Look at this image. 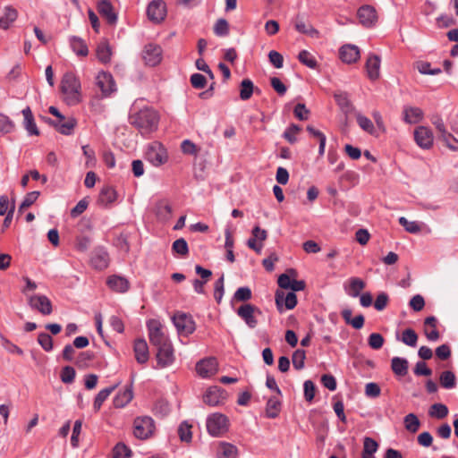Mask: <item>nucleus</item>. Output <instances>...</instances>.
<instances>
[{"label":"nucleus","instance_id":"1","mask_svg":"<svg viewBox=\"0 0 458 458\" xmlns=\"http://www.w3.org/2000/svg\"><path fill=\"white\" fill-rule=\"evenodd\" d=\"M159 117L152 108H143L129 117L130 123L137 128L141 134H148L157 128Z\"/></svg>","mask_w":458,"mask_h":458},{"label":"nucleus","instance_id":"2","mask_svg":"<svg viewBox=\"0 0 458 458\" xmlns=\"http://www.w3.org/2000/svg\"><path fill=\"white\" fill-rule=\"evenodd\" d=\"M80 89L81 82L73 73L67 72L63 76L61 91L68 105L73 106L81 101Z\"/></svg>","mask_w":458,"mask_h":458},{"label":"nucleus","instance_id":"3","mask_svg":"<svg viewBox=\"0 0 458 458\" xmlns=\"http://www.w3.org/2000/svg\"><path fill=\"white\" fill-rule=\"evenodd\" d=\"M228 418L222 413H213L207 419L208 432L213 437H220L228 430Z\"/></svg>","mask_w":458,"mask_h":458},{"label":"nucleus","instance_id":"4","mask_svg":"<svg viewBox=\"0 0 458 458\" xmlns=\"http://www.w3.org/2000/svg\"><path fill=\"white\" fill-rule=\"evenodd\" d=\"M155 430L154 420L149 416L137 417L133 421V434L139 439L150 437Z\"/></svg>","mask_w":458,"mask_h":458},{"label":"nucleus","instance_id":"5","mask_svg":"<svg viewBox=\"0 0 458 458\" xmlns=\"http://www.w3.org/2000/svg\"><path fill=\"white\" fill-rule=\"evenodd\" d=\"M28 304L43 316H48L53 312V305L50 299L43 294H33L28 296Z\"/></svg>","mask_w":458,"mask_h":458},{"label":"nucleus","instance_id":"6","mask_svg":"<svg viewBox=\"0 0 458 458\" xmlns=\"http://www.w3.org/2000/svg\"><path fill=\"white\" fill-rule=\"evenodd\" d=\"M147 326L151 344L157 347L170 342L162 331V324L158 320L150 319L148 321Z\"/></svg>","mask_w":458,"mask_h":458},{"label":"nucleus","instance_id":"7","mask_svg":"<svg viewBox=\"0 0 458 458\" xmlns=\"http://www.w3.org/2000/svg\"><path fill=\"white\" fill-rule=\"evenodd\" d=\"M173 322L179 334L189 335L195 331V322L191 315L185 313L174 314Z\"/></svg>","mask_w":458,"mask_h":458},{"label":"nucleus","instance_id":"8","mask_svg":"<svg viewBox=\"0 0 458 458\" xmlns=\"http://www.w3.org/2000/svg\"><path fill=\"white\" fill-rule=\"evenodd\" d=\"M147 15L149 21L158 24L162 22L166 16V4L162 0H153L147 7Z\"/></svg>","mask_w":458,"mask_h":458},{"label":"nucleus","instance_id":"9","mask_svg":"<svg viewBox=\"0 0 458 458\" xmlns=\"http://www.w3.org/2000/svg\"><path fill=\"white\" fill-rule=\"evenodd\" d=\"M255 312L260 314L261 311L256 306L250 303L241 305L236 313L247 324L250 328H254L258 325V320L255 318Z\"/></svg>","mask_w":458,"mask_h":458},{"label":"nucleus","instance_id":"10","mask_svg":"<svg viewBox=\"0 0 458 458\" xmlns=\"http://www.w3.org/2000/svg\"><path fill=\"white\" fill-rule=\"evenodd\" d=\"M275 299L277 310L280 313L284 312V306L286 310H293L297 305V296L295 293L293 292H289L285 294L284 291L277 290Z\"/></svg>","mask_w":458,"mask_h":458},{"label":"nucleus","instance_id":"11","mask_svg":"<svg viewBox=\"0 0 458 458\" xmlns=\"http://www.w3.org/2000/svg\"><path fill=\"white\" fill-rule=\"evenodd\" d=\"M147 159L155 166H159L167 161V154L162 145L155 143L148 147Z\"/></svg>","mask_w":458,"mask_h":458},{"label":"nucleus","instance_id":"12","mask_svg":"<svg viewBox=\"0 0 458 458\" xmlns=\"http://www.w3.org/2000/svg\"><path fill=\"white\" fill-rule=\"evenodd\" d=\"M414 140L421 148L429 149L433 146V132L428 127L419 126L414 131Z\"/></svg>","mask_w":458,"mask_h":458},{"label":"nucleus","instance_id":"13","mask_svg":"<svg viewBox=\"0 0 458 458\" xmlns=\"http://www.w3.org/2000/svg\"><path fill=\"white\" fill-rule=\"evenodd\" d=\"M142 57L147 65L156 66L162 60V48L155 44H148L145 46Z\"/></svg>","mask_w":458,"mask_h":458},{"label":"nucleus","instance_id":"14","mask_svg":"<svg viewBox=\"0 0 458 458\" xmlns=\"http://www.w3.org/2000/svg\"><path fill=\"white\" fill-rule=\"evenodd\" d=\"M157 360L160 367L165 368L171 365L174 360V349L170 342L157 346Z\"/></svg>","mask_w":458,"mask_h":458},{"label":"nucleus","instance_id":"15","mask_svg":"<svg viewBox=\"0 0 458 458\" xmlns=\"http://www.w3.org/2000/svg\"><path fill=\"white\" fill-rule=\"evenodd\" d=\"M357 15L360 22L365 27H371L377 21L376 9L371 5L366 4L360 7Z\"/></svg>","mask_w":458,"mask_h":458},{"label":"nucleus","instance_id":"16","mask_svg":"<svg viewBox=\"0 0 458 458\" xmlns=\"http://www.w3.org/2000/svg\"><path fill=\"white\" fill-rule=\"evenodd\" d=\"M225 398V393L221 387L211 386L206 391L203 401L208 405L217 406L221 404Z\"/></svg>","mask_w":458,"mask_h":458},{"label":"nucleus","instance_id":"17","mask_svg":"<svg viewBox=\"0 0 458 458\" xmlns=\"http://www.w3.org/2000/svg\"><path fill=\"white\" fill-rule=\"evenodd\" d=\"M91 266L98 270H103L109 265V256L107 251L101 247L96 248L90 257Z\"/></svg>","mask_w":458,"mask_h":458},{"label":"nucleus","instance_id":"18","mask_svg":"<svg viewBox=\"0 0 458 458\" xmlns=\"http://www.w3.org/2000/svg\"><path fill=\"white\" fill-rule=\"evenodd\" d=\"M217 369V361L216 358H206L196 364V371L202 377H208L214 375Z\"/></svg>","mask_w":458,"mask_h":458},{"label":"nucleus","instance_id":"19","mask_svg":"<svg viewBox=\"0 0 458 458\" xmlns=\"http://www.w3.org/2000/svg\"><path fill=\"white\" fill-rule=\"evenodd\" d=\"M97 85L105 96L110 95L115 90V83L113 76L108 72H99L97 76Z\"/></svg>","mask_w":458,"mask_h":458},{"label":"nucleus","instance_id":"20","mask_svg":"<svg viewBox=\"0 0 458 458\" xmlns=\"http://www.w3.org/2000/svg\"><path fill=\"white\" fill-rule=\"evenodd\" d=\"M98 11L110 25H114L117 22V14L110 1L101 0L98 4Z\"/></svg>","mask_w":458,"mask_h":458},{"label":"nucleus","instance_id":"21","mask_svg":"<svg viewBox=\"0 0 458 458\" xmlns=\"http://www.w3.org/2000/svg\"><path fill=\"white\" fill-rule=\"evenodd\" d=\"M340 58L344 63L352 64L360 58V50L355 45H344L340 50Z\"/></svg>","mask_w":458,"mask_h":458},{"label":"nucleus","instance_id":"22","mask_svg":"<svg viewBox=\"0 0 458 458\" xmlns=\"http://www.w3.org/2000/svg\"><path fill=\"white\" fill-rule=\"evenodd\" d=\"M366 70L370 80L376 81L380 75V57L375 54L369 55L366 62Z\"/></svg>","mask_w":458,"mask_h":458},{"label":"nucleus","instance_id":"23","mask_svg":"<svg viewBox=\"0 0 458 458\" xmlns=\"http://www.w3.org/2000/svg\"><path fill=\"white\" fill-rule=\"evenodd\" d=\"M48 123L53 125L57 131H59L61 134L64 135H70L72 134L77 122L73 117L65 118L64 120L61 121L58 120L57 122L52 121L51 119H48Z\"/></svg>","mask_w":458,"mask_h":458},{"label":"nucleus","instance_id":"24","mask_svg":"<svg viewBox=\"0 0 458 458\" xmlns=\"http://www.w3.org/2000/svg\"><path fill=\"white\" fill-rule=\"evenodd\" d=\"M21 114L23 115V126L27 131L28 134L38 136L39 130L37 127L30 107L27 106L26 108H24L21 111Z\"/></svg>","mask_w":458,"mask_h":458},{"label":"nucleus","instance_id":"25","mask_svg":"<svg viewBox=\"0 0 458 458\" xmlns=\"http://www.w3.org/2000/svg\"><path fill=\"white\" fill-rule=\"evenodd\" d=\"M134 353H135V359L136 360L140 363L144 364L148 360L149 354H148V347L146 340L144 339H137L134 342Z\"/></svg>","mask_w":458,"mask_h":458},{"label":"nucleus","instance_id":"26","mask_svg":"<svg viewBox=\"0 0 458 458\" xmlns=\"http://www.w3.org/2000/svg\"><path fill=\"white\" fill-rule=\"evenodd\" d=\"M106 284L111 290L117 293H125L130 287L129 281L126 278L116 275L109 276Z\"/></svg>","mask_w":458,"mask_h":458},{"label":"nucleus","instance_id":"27","mask_svg":"<svg viewBox=\"0 0 458 458\" xmlns=\"http://www.w3.org/2000/svg\"><path fill=\"white\" fill-rule=\"evenodd\" d=\"M423 114L420 107L405 106L403 108V120L409 124L420 123L423 119Z\"/></svg>","mask_w":458,"mask_h":458},{"label":"nucleus","instance_id":"28","mask_svg":"<svg viewBox=\"0 0 458 458\" xmlns=\"http://www.w3.org/2000/svg\"><path fill=\"white\" fill-rule=\"evenodd\" d=\"M18 12L11 5H7L4 9V14L0 18V29L7 30L17 20Z\"/></svg>","mask_w":458,"mask_h":458},{"label":"nucleus","instance_id":"29","mask_svg":"<svg viewBox=\"0 0 458 458\" xmlns=\"http://www.w3.org/2000/svg\"><path fill=\"white\" fill-rule=\"evenodd\" d=\"M437 320L435 317L430 316L425 318L424 325V334L428 340L435 342L439 339V332L437 330Z\"/></svg>","mask_w":458,"mask_h":458},{"label":"nucleus","instance_id":"30","mask_svg":"<svg viewBox=\"0 0 458 458\" xmlns=\"http://www.w3.org/2000/svg\"><path fill=\"white\" fill-rule=\"evenodd\" d=\"M295 30L302 34H306L311 38H318L319 32L311 24L307 23L303 19L297 17L294 23Z\"/></svg>","mask_w":458,"mask_h":458},{"label":"nucleus","instance_id":"31","mask_svg":"<svg viewBox=\"0 0 458 458\" xmlns=\"http://www.w3.org/2000/svg\"><path fill=\"white\" fill-rule=\"evenodd\" d=\"M409 363L405 358L394 357L391 360L393 372L399 377H403L408 372Z\"/></svg>","mask_w":458,"mask_h":458},{"label":"nucleus","instance_id":"32","mask_svg":"<svg viewBox=\"0 0 458 458\" xmlns=\"http://www.w3.org/2000/svg\"><path fill=\"white\" fill-rule=\"evenodd\" d=\"M96 53L98 59L101 63L107 64L111 61L112 51L108 42L106 39L99 42L97 47Z\"/></svg>","mask_w":458,"mask_h":458},{"label":"nucleus","instance_id":"33","mask_svg":"<svg viewBox=\"0 0 458 458\" xmlns=\"http://www.w3.org/2000/svg\"><path fill=\"white\" fill-rule=\"evenodd\" d=\"M116 199V191L110 186H105L101 189L98 202L101 206H107Z\"/></svg>","mask_w":458,"mask_h":458},{"label":"nucleus","instance_id":"34","mask_svg":"<svg viewBox=\"0 0 458 458\" xmlns=\"http://www.w3.org/2000/svg\"><path fill=\"white\" fill-rule=\"evenodd\" d=\"M156 215L161 221H167L172 215V207L166 200H159L156 205Z\"/></svg>","mask_w":458,"mask_h":458},{"label":"nucleus","instance_id":"35","mask_svg":"<svg viewBox=\"0 0 458 458\" xmlns=\"http://www.w3.org/2000/svg\"><path fill=\"white\" fill-rule=\"evenodd\" d=\"M70 46L72 51L80 56H86L89 54V49L84 40L79 37L72 36L70 38Z\"/></svg>","mask_w":458,"mask_h":458},{"label":"nucleus","instance_id":"36","mask_svg":"<svg viewBox=\"0 0 458 458\" xmlns=\"http://www.w3.org/2000/svg\"><path fill=\"white\" fill-rule=\"evenodd\" d=\"M365 288V283L359 277H352L349 281L348 288H345L347 293L352 297H358L360 292Z\"/></svg>","mask_w":458,"mask_h":458},{"label":"nucleus","instance_id":"37","mask_svg":"<svg viewBox=\"0 0 458 458\" xmlns=\"http://www.w3.org/2000/svg\"><path fill=\"white\" fill-rule=\"evenodd\" d=\"M335 99L337 105L345 114L351 113L354 110V106L349 99L348 94L346 92L335 93Z\"/></svg>","mask_w":458,"mask_h":458},{"label":"nucleus","instance_id":"38","mask_svg":"<svg viewBox=\"0 0 458 458\" xmlns=\"http://www.w3.org/2000/svg\"><path fill=\"white\" fill-rule=\"evenodd\" d=\"M133 397L131 388L128 387L116 394L114 399V405L116 408H123L129 403Z\"/></svg>","mask_w":458,"mask_h":458},{"label":"nucleus","instance_id":"39","mask_svg":"<svg viewBox=\"0 0 458 458\" xmlns=\"http://www.w3.org/2000/svg\"><path fill=\"white\" fill-rule=\"evenodd\" d=\"M281 411V402L276 397H271L267 400L266 413L268 418L275 419Z\"/></svg>","mask_w":458,"mask_h":458},{"label":"nucleus","instance_id":"40","mask_svg":"<svg viewBox=\"0 0 458 458\" xmlns=\"http://www.w3.org/2000/svg\"><path fill=\"white\" fill-rule=\"evenodd\" d=\"M118 385L119 384H115L112 386L106 387V388L99 391V393L95 397L94 404H93L94 409L96 411H98L101 408L103 403L107 399V397L111 394V393L113 391H114V389L118 386Z\"/></svg>","mask_w":458,"mask_h":458},{"label":"nucleus","instance_id":"41","mask_svg":"<svg viewBox=\"0 0 458 458\" xmlns=\"http://www.w3.org/2000/svg\"><path fill=\"white\" fill-rule=\"evenodd\" d=\"M254 89V84L250 79L242 80L240 85V98L244 101L250 99Z\"/></svg>","mask_w":458,"mask_h":458},{"label":"nucleus","instance_id":"42","mask_svg":"<svg viewBox=\"0 0 458 458\" xmlns=\"http://www.w3.org/2000/svg\"><path fill=\"white\" fill-rule=\"evenodd\" d=\"M219 458H236L237 448L235 445L229 443H221L218 447Z\"/></svg>","mask_w":458,"mask_h":458},{"label":"nucleus","instance_id":"43","mask_svg":"<svg viewBox=\"0 0 458 458\" xmlns=\"http://www.w3.org/2000/svg\"><path fill=\"white\" fill-rule=\"evenodd\" d=\"M440 385L446 389H452L456 386V377L450 370L443 371L439 377Z\"/></svg>","mask_w":458,"mask_h":458},{"label":"nucleus","instance_id":"44","mask_svg":"<svg viewBox=\"0 0 458 458\" xmlns=\"http://www.w3.org/2000/svg\"><path fill=\"white\" fill-rule=\"evenodd\" d=\"M192 426L188 421H182L177 429L178 436L182 442L190 443L192 438Z\"/></svg>","mask_w":458,"mask_h":458},{"label":"nucleus","instance_id":"45","mask_svg":"<svg viewBox=\"0 0 458 458\" xmlns=\"http://www.w3.org/2000/svg\"><path fill=\"white\" fill-rule=\"evenodd\" d=\"M403 423L405 428L411 433H416L420 427V422L414 413L407 414L403 419Z\"/></svg>","mask_w":458,"mask_h":458},{"label":"nucleus","instance_id":"46","mask_svg":"<svg viewBox=\"0 0 458 458\" xmlns=\"http://www.w3.org/2000/svg\"><path fill=\"white\" fill-rule=\"evenodd\" d=\"M448 414V408L443 403H434L430 406L428 415L438 420L444 419Z\"/></svg>","mask_w":458,"mask_h":458},{"label":"nucleus","instance_id":"47","mask_svg":"<svg viewBox=\"0 0 458 458\" xmlns=\"http://www.w3.org/2000/svg\"><path fill=\"white\" fill-rule=\"evenodd\" d=\"M356 120L359 126L366 132L373 135L375 133V126L372 121L367 116L361 114L360 113L356 114Z\"/></svg>","mask_w":458,"mask_h":458},{"label":"nucleus","instance_id":"48","mask_svg":"<svg viewBox=\"0 0 458 458\" xmlns=\"http://www.w3.org/2000/svg\"><path fill=\"white\" fill-rule=\"evenodd\" d=\"M401 341L411 347H415L418 342V335L412 328H406L402 333Z\"/></svg>","mask_w":458,"mask_h":458},{"label":"nucleus","instance_id":"49","mask_svg":"<svg viewBox=\"0 0 458 458\" xmlns=\"http://www.w3.org/2000/svg\"><path fill=\"white\" fill-rule=\"evenodd\" d=\"M306 359V352L302 349H297L292 357L293 365L295 369L301 370L304 368Z\"/></svg>","mask_w":458,"mask_h":458},{"label":"nucleus","instance_id":"50","mask_svg":"<svg viewBox=\"0 0 458 458\" xmlns=\"http://www.w3.org/2000/svg\"><path fill=\"white\" fill-rule=\"evenodd\" d=\"M298 60L309 68L315 69L318 63L314 56L307 50H301L298 55Z\"/></svg>","mask_w":458,"mask_h":458},{"label":"nucleus","instance_id":"51","mask_svg":"<svg viewBox=\"0 0 458 458\" xmlns=\"http://www.w3.org/2000/svg\"><path fill=\"white\" fill-rule=\"evenodd\" d=\"M398 221L404 227L405 231L410 233H418L421 231V226L416 221H409L404 216H401Z\"/></svg>","mask_w":458,"mask_h":458},{"label":"nucleus","instance_id":"52","mask_svg":"<svg viewBox=\"0 0 458 458\" xmlns=\"http://www.w3.org/2000/svg\"><path fill=\"white\" fill-rule=\"evenodd\" d=\"M214 33L218 37H225L229 34V23L224 19L220 18L214 25Z\"/></svg>","mask_w":458,"mask_h":458},{"label":"nucleus","instance_id":"53","mask_svg":"<svg viewBox=\"0 0 458 458\" xmlns=\"http://www.w3.org/2000/svg\"><path fill=\"white\" fill-rule=\"evenodd\" d=\"M173 252L179 254L182 257L188 255L189 247L187 242L183 238L175 240L172 245Z\"/></svg>","mask_w":458,"mask_h":458},{"label":"nucleus","instance_id":"54","mask_svg":"<svg viewBox=\"0 0 458 458\" xmlns=\"http://www.w3.org/2000/svg\"><path fill=\"white\" fill-rule=\"evenodd\" d=\"M301 128L292 123L284 132L283 137L290 143L293 144L297 141L296 135L301 131Z\"/></svg>","mask_w":458,"mask_h":458},{"label":"nucleus","instance_id":"55","mask_svg":"<svg viewBox=\"0 0 458 458\" xmlns=\"http://www.w3.org/2000/svg\"><path fill=\"white\" fill-rule=\"evenodd\" d=\"M131 454V449L123 443H118L113 449V458H129Z\"/></svg>","mask_w":458,"mask_h":458},{"label":"nucleus","instance_id":"56","mask_svg":"<svg viewBox=\"0 0 458 458\" xmlns=\"http://www.w3.org/2000/svg\"><path fill=\"white\" fill-rule=\"evenodd\" d=\"M39 194L40 192L37 191L27 193L19 207V212H21L23 209L30 208L38 199Z\"/></svg>","mask_w":458,"mask_h":458},{"label":"nucleus","instance_id":"57","mask_svg":"<svg viewBox=\"0 0 458 458\" xmlns=\"http://www.w3.org/2000/svg\"><path fill=\"white\" fill-rule=\"evenodd\" d=\"M378 448V444L371 437H366L363 441L362 454L373 455Z\"/></svg>","mask_w":458,"mask_h":458},{"label":"nucleus","instance_id":"58","mask_svg":"<svg viewBox=\"0 0 458 458\" xmlns=\"http://www.w3.org/2000/svg\"><path fill=\"white\" fill-rule=\"evenodd\" d=\"M252 293L248 286L240 287L233 294V299L237 301H247L251 299Z\"/></svg>","mask_w":458,"mask_h":458},{"label":"nucleus","instance_id":"59","mask_svg":"<svg viewBox=\"0 0 458 458\" xmlns=\"http://www.w3.org/2000/svg\"><path fill=\"white\" fill-rule=\"evenodd\" d=\"M38 343L46 352H50L53 350V339L51 335L47 333L38 334Z\"/></svg>","mask_w":458,"mask_h":458},{"label":"nucleus","instance_id":"60","mask_svg":"<svg viewBox=\"0 0 458 458\" xmlns=\"http://www.w3.org/2000/svg\"><path fill=\"white\" fill-rule=\"evenodd\" d=\"M75 369L72 367L66 366L61 370V380L65 384H71L75 378Z\"/></svg>","mask_w":458,"mask_h":458},{"label":"nucleus","instance_id":"61","mask_svg":"<svg viewBox=\"0 0 458 458\" xmlns=\"http://www.w3.org/2000/svg\"><path fill=\"white\" fill-rule=\"evenodd\" d=\"M14 129V123L10 118L3 114H0V132L10 133Z\"/></svg>","mask_w":458,"mask_h":458},{"label":"nucleus","instance_id":"62","mask_svg":"<svg viewBox=\"0 0 458 458\" xmlns=\"http://www.w3.org/2000/svg\"><path fill=\"white\" fill-rule=\"evenodd\" d=\"M181 149L182 153L193 156H197L199 150V148L190 140H184L182 142Z\"/></svg>","mask_w":458,"mask_h":458},{"label":"nucleus","instance_id":"63","mask_svg":"<svg viewBox=\"0 0 458 458\" xmlns=\"http://www.w3.org/2000/svg\"><path fill=\"white\" fill-rule=\"evenodd\" d=\"M384 337L378 333H372L369 336V345L374 349L378 350L384 344Z\"/></svg>","mask_w":458,"mask_h":458},{"label":"nucleus","instance_id":"64","mask_svg":"<svg viewBox=\"0 0 458 458\" xmlns=\"http://www.w3.org/2000/svg\"><path fill=\"white\" fill-rule=\"evenodd\" d=\"M381 389L377 383L369 382L365 386V394L369 398H377L380 395Z\"/></svg>","mask_w":458,"mask_h":458}]
</instances>
